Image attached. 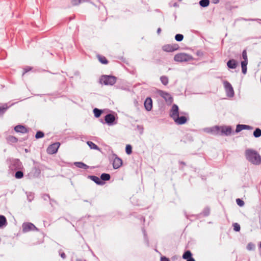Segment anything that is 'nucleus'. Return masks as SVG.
<instances>
[{"label": "nucleus", "mask_w": 261, "mask_h": 261, "mask_svg": "<svg viewBox=\"0 0 261 261\" xmlns=\"http://www.w3.org/2000/svg\"><path fill=\"white\" fill-rule=\"evenodd\" d=\"M59 255L60 256L63 258L65 259L66 257V255L64 251H63L62 250H60L59 251Z\"/></svg>", "instance_id": "nucleus-47"}, {"label": "nucleus", "mask_w": 261, "mask_h": 261, "mask_svg": "<svg viewBox=\"0 0 261 261\" xmlns=\"http://www.w3.org/2000/svg\"><path fill=\"white\" fill-rule=\"evenodd\" d=\"M144 107L147 111H150L152 108V100L150 97H147L144 101Z\"/></svg>", "instance_id": "nucleus-14"}, {"label": "nucleus", "mask_w": 261, "mask_h": 261, "mask_svg": "<svg viewBox=\"0 0 261 261\" xmlns=\"http://www.w3.org/2000/svg\"><path fill=\"white\" fill-rule=\"evenodd\" d=\"M30 174H33V177H37L39 176L40 174V170L38 167L35 166L32 168Z\"/></svg>", "instance_id": "nucleus-21"}, {"label": "nucleus", "mask_w": 261, "mask_h": 261, "mask_svg": "<svg viewBox=\"0 0 261 261\" xmlns=\"http://www.w3.org/2000/svg\"><path fill=\"white\" fill-rule=\"evenodd\" d=\"M44 133L41 131L39 130L36 133V135H35V138L37 139H38L43 138L44 137Z\"/></svg>", "instance_id": "nucleus-37"}, {"label": "nucleus", "mask_w": 261, "mask_h": 261, "mask_svg": "<svg viewBox=\"0 0 261 261\" xmlns=\"http://www.w3.org/2000/svg\"><path fill=\"white\" fill-rule=\"evenodd\" d=\"M60 146V143L59 142H55L50 144L48 146L46 149L47 153L49 154H53L56 153L57 152Z\"/></svg>", "instance_id": "nucleus-7"}, {"label": "nucleus", "mask_w": 261, "mask_h": 261, "mask_svg": "<svg viewBox=\"0 0 261 261\" xmlns=\"http://www.w3.org/2000/svg\"><path fill=\"white\" fill-rule=\"evenodd\" d=\"M160 95L165 99L166 102L171 103L173 101V98L171 94L169 93L163 91H161Z\"/></svg>", "instance_id": "nucleus-11"}, {"label": "nucleus", "mask_w": 261, "mask_h": 261, "mask_svg": "<svg viewBox=\"0 0 261 261\" xmlns=\"http://www.w3.org/2000/svg\"><path fill=\"white\" fill-rule=\"evenodd\" d=\"M75 166L79 168H82L87 169L89 168V166L82 162H75L74 163Z\"/></svg>", "instance_id": "nucleus-22"}, {"label": "nucleus", "mask_w": 261, "mask_h": 261, "mask_svg": "<svg viewBox=\"0 0 261 261\" xmlns=\"http://www.w3.org/2000/svg\"><path fill=\"white\" fill-rule=\"evenodd\" d=\"M179 115V109L177 105L173 104L171 107L170 112V116L173 119H174L177 116Z\"/></svg>", "instance_id": "nucleus-10"}, {"label": "nucleus", "mask_w": 261, "mask_h": 261, "mask_svg": "<svg viewBox=\"0 0 261 261\" xmlns=\"http://www.w3.org/2000/svg\"><path fill=\"white\" fill-rule=\"evenodd\" d=\"M112 159H113V167L114 169H118L122 166V160L116 154H112Z\"/></svg>", "instance_id": "nucleus-8"}, {"label": "nucleus", "mask_w": 261, "mask_h": 261, "mask_svg": "<svg viewBox=\"0 0 261 261\" xmlns=\"http://www.w3.org/2000/svg\"><path fill=\"white\" fill-rule=\"evenodd\" d=\"M32 69H33V68L30 66H26L25 67H24L23 68V72L22 73V76H23L24 75V74H25L28 72L32 70Z\"/></svg>", "instance_id": "nucleus-41"}, {"label": "nucleus", "mask_w": 261, "mask_h": 261, "mask_svg": "<svg viewBox=\"0 0 261 261\" xmlns=\"http://www.w3.org/2000/svg\"><path fill=\"white\" fill-rule=\"evenodd\" d=\"M233 230L236 231H239L240 230V226L237 223L233 224Z\"/></svg>", "instance_id": "nucleus-42"}, {"label": "nucleus", "mask_w": 261, "mask_h": 261, "mask_svg": "<svg viewBox=\"0 0 261 261\" xmlns=\"http://www.w3.org/2000/svg\"><path fill=\"white\" fill-rule=\"evenodd\" d=\"M179 48V45L177 44H166L164 45L162 49L166 52H173Z\"/></svg>", "instance_id": "nucleus-9"}, {"label": "nucleus", "mask_w": 261, "mask_h": 261, "mask_svg": "<svg viewBox=\"0 0 261 261\" xmlns=\"http://www.w3.org/2000/svg\"><path fill=\"white\" fill-rule=\"evenodd\" d=\"M88 178L91 179L92 181L95 182L98 185H103L105 184V182L102 181L100 178L95 175H89Z\"/></svg>", "instance_id": "nucleus-19"}, {"label": "nucleus", "mask_w": 261, "mask_h": 261, "mask_svg": "<svg viewBox=\"0 0 261 261\" xmlns=\"http://www.w3.org/2000/svg\"><path fill=\"white\" fill-rule=\"evenodd\" d=\"M253 127L245 124H238L236 129V133H239L243 129H252Z\"/></svg>", "instance_id": "nucleus-18"}, {"label": "nucleus", "mask_w": 261, "mask_h": 261, "mask_svg": "<svg viewBox=\"0 0 261 261\" xmlns=\"http://www.w3.org/2000/svg\"><path fill=\"white\" fill-rule=\"evenodd\" d=\"M238 65V62L234 59H230L227 62V66L230 69L236 68Z\"/></svg>", "instance_id": "nucleus-20"}, {"label": "nucleus", "mask_w": 261, "mask_h": 261, "mask_svg": "<svg viewBox=\"0 0 261 261\" xmlns=\"http://www.w3.org/2000/svg\"><path fill=\"white\" fill-rule=\"evenodd\" d=\"M105 120L106 122L110 125L113 124L114 121L115 120V117L114 115L108 114L106 115Z\"/></svg>", "instance_id": "nucleus-16"}, {"label": "nucleus", "mask_w": 261, "mask_h": 261, "mask_svg": "<svg viewBox=\"0 0 261 261\" xmlns=\"http://www.w3.org/2000/svg\"><path fill=\"white\" fill-rule=\"evenodd\" d=\"M161 32V29L160 28H159L157 30V33L158 34H160Z\"/></svg>", "instance_id": "nucleus-53"}, {"label": "nucleus", "mask_w": 261, "mask_h": 261, "mask_svg": "<svg viewBox=\"0 0 261 261\" xmlns=\"http://www.w3.org/2000/svg\"><path fill=\"white\" fill-rule=\"evenodd\" d=\"M160 81L162 84H163L165 86H166L168 85L169 83V80L167 76L165 75H163L160 77Z\"/></svg>", "instance_id": "nucleus-30"}, {"label": "nucleus", "mask_w": 261, "mask_h": 261, "mask_svg": "<svg viewBox=\"0 0 261 261\" xmlns=\"http://www.w3.org/2000/svg\"><path fill=\"white\" fill-rule=\"evenodd\" d=\"M210 214V208L208 206H206L204 208L202 212L200 214L203 217H207Z\"/></svg>", "instance_id": "nucleus-23"}, {"label": "nucleus", "mask_w": 261, "mask_h": 261, "mask_svg": "<svg viewBox=\"0 0 261 261\" xmlns=\"http://www.w3.org/2000/svg\"><path fill=\"white\" fill-rule=\"evenodd\" d=\"M15 174V177L17 179H20L23 177V172L20 170H17Z\"/></svg>", "instance_id": "nucleus-34"}, {"label": "nucleus", "mask_w": 261, "mask_h": 261, "mask_svg": "<svg viewBox=\"0 0 261 261\" xmlns=\"http://www.w3.org/2000/svg\"><path fill=\"white\" fill-rule=\"evenodd\" d=\"M161 261H170L169 259L165 256L161 257Z\"/></svg>", "instance_id": "nucleus-48"}, {"label": "nucleus", "mask_w": 261, "mask_h": 261, "mask_svg": "<svg viewBox=\"0 0 261 261\" xmlns=\"http://www.w3.org/2000/svg\"><path fill=\"white\" fill-rule=\"evenodd\" d=\"M9 108L7 103L4 104L2 106L0 107V116L3 115L7 109Z\"/></svg>", "instance_id": "nucleus-25"}, {"label": "nucleus", "mask_w": 261, "mask_h": 261, "mask_svg": "<svg viewBox=\"0 0 261 261\" xmlns=\"http://www.w3.org/2000/svg\"><path fill=\"white\" fill-rule=\"evenodd\" d=\"M36 226L32 223H24L22 224V230L23 232H28L30 230H34Z\"/></svg>", "instance_id": "nucleus-12"}, {"label": "nucleus", "mask_w": 261, "mask_h": 261, "mask_svg": "<svg viewBox=\"0 0 261 261\" xmlns=\"http://www.w3.org/2000/svg\"><path fill=\"white\" fill-rule=\"evenodd\" d=\"M125 152L127 154H130L132 153V147L130 145H126L125 147Z\"/></svg>", "instance_id": "nucleus-36"}, {"label": "nucleus", "mask_w": 261, "mask_h": 261, "mask_svg": "<svg viewBox=\"0 0 261 261\" xmlns=\"http://www.w3.org/2000/svg\"><path fill=\"white\" fill-rule=\"evenodd\" d=\"M111 178V176L108 173H102L100 176V179L104 181L109 180Z\"/></svg>", "instance_id": "nucleus-27"}, {"label": "nucleus", "mask_w": 261, "mask_h": 261, "mask_svg": "<svg viewBox=\"0 0 261 261\" xmlns=\"http://www.w3.org/2000/svg\"><path fill=\"white\" fill-rule=\"evenodd\" d=\"M246 248L248 250H253L255 248V245L252 243H249L247 245Z\"/></svg>", "instance_id": "nucleus-40"}, {"label": "nucleus", "mask_w": 261, "mask_h": 261, "mask_svg": "<svg viewBox=\"0 0 261 261\" xmlns=\"http://www.w3.org/2000/svg\"><path fill=\"white\" fill-rule=\"evenodd\" d=\"M212 2L213 3L216 4L219 3V0H212Z\"/></svg>", "instance_id": "nucleus-51"}, {"label": "nucleus", "mask_w": 261, "mask_h": 261, "mask_svg": "<svg viewBox=\"0 0 261 261\" xmlns=\"http://www.w3.org/2000/svg\"><path fill=\"white\" fill-rule=\"evenodd\" d=\"M102 112V111L101 110L98 109L97 108H95L93 110V113H94V116L96 118L99 117L101 115Z\"/></svg>", "instance_id": "nucleus-33"}, {"label": "nucleus", "mask_w": 261, "mask_h": 261, "mask_svg": "<svg viewBox=\"0 0 261 261\" xmlns=\"http://www.w3.org/2000/svg\"><path fill=\"white\" fill-rule=\"evenodd\" d=\"M97 58L101 63L103 64H107L108 63V61L105 57L99 55L97 56Z\"/></svg>", "instance_id": "nucleus-26"}, {"label": "nucleus", "mask_w": 261, "mask_h": 261, "mask_svg": "<svg viewBox=\"0 0 261 261\" xmlns=\"http://www.w3.org/2000/svg\"><path fill=\"white\" fill-rule=\"evenodd\" d=\"M253 136L255 138H258L261 136V129L256 128L253 132Z\"/></svg>", "instance_id": "nucleus-35"}, {"label": "nucleus", "mask_w": 261, "mask_h": 261, "mask_svg": "<svg viewBox=\"0 0 261 261\" xmlns=\"http://www.w3.org/2000/svg\"><path fill=\"white\" fill-rule=\"evenodd\" d=\"M245 155L246 160L254 165L261 164V156L255 150L247 149L245 151Z\"/></svg>", "instance_id": "nucleus-2"}, {"label": "nucleus", "mask_w": 261, "mask_h": 261, "mask_svg": "<svg viewBox=\"0 0 261 261\" xmlns=\"http://www.w3.org/2000/svg\"><path fill=\"white\" fill-rule=\"evenodd\" d=\"M7 140L9 143H14L18 141L17 138L13 136H9L7 137Z\"/></svg>", "instance_id": "nucleus-29"}, {"label": "nucleus", "mask_w": 261, "mask_h": 261, "mask_svg": "<svg viewBox=\"0 0 261 261\" xmlns=\"http://www.w3.org/2000/svg\"><path fill=\"white\" fill-rule=\"evenodd\" d=\"M199 4L202 7H206L210 4V0H200Z\"/></svg>", "instance_id": "nucleus-32"}, {"label": "nucleus", "mask_w": 261, "mask_h": 261, "mask_svg": "<svg viewBox=\"0 0 261 261\" xmlns=\"http://www.w3.org/2000/svg\"><path fill=\"white\" fill-rule=\"evenodd\" d=\"M7 224V220L6 217L3 215H0V227H3Z\"/></svg>", "instance_id": "nucleus-31"}, {"label": "nucleus", "mask_w": 261, "mask_h": 261, "mask_svg": "<svg viewBox=\"0 0 261 261\" xmlns=\"http://www.w3.org/2000/svg\"><path fill=\"white\" fill-rule=\"evenodd\" d=\"M9 168L12 171L21 170L23 168L22 163L19 159H10L8 160Z\"/></svg>", "instance_id": "nucleus-3"}, {"label": "nucleus", "mask_w": 261, "mask_h": 261, "mask_svg": "<svg viewBox=\"0 0 261 261\" xmlns=\"http://www.w3.org/2000/svg\"><path fill=\"white\" fill-rule=\"evenodd\" d=\"M76 261H82L81 259H76Z\"/></svg>", "instance_id": "nucleus-55"}, {"label": "nucleus", "mask_w": 261, "mask_h": 261, "mask_svg": "<svg viewBox=\"0 0 261 261\" xmlns=\"http://www.w3.org/2000/svg\"><path fill=\"white\" fill-rule=\"evenodd\" d=\"M87 144L91 149L100 150L99 147L92 141H88L87 142Z\"/></svg>", "instance_id": "nucleus-24"}, {"label": "nucleus", "mask_w": 261, "mask_h": 261, "mask_svg": "<svg viewBox=\"0 0 261 261\" xmlns=\"http://www.w3.org/2000/svg\"><path fill=\"white\" fill-rule=\"evenodd\" d=\"M247 64H248V63H246V61H242L241 62L242 71L244 74H245L247 72Z\"/></svg>", "instance_id": "nucleus-28"}, {"label": "nucleus", "mask_w": 261, "mask_h": 261, "mask_svg": "<svg viewBox=\"0 0 261 261\" xmlns=\"http://www.w3.org/2000/svg\"><path fill=\"white\" fill-rule=\"evenodd\" d=\"M179 1H181L182 0H178Z\"/></svg>", "instance_id": "nucleus-57"}, {"label": "nucleus", "mask_w": 261, "mask_h": 261, "mask_svg": "<svg viewBox=\"0 0 261 261\" xmlns=\"http://www.w3.org/2000/svg\"><path fill=\"white\" fill-rule=\"evenodd\" d=\"M208 133L214 135L230 136L232 133V128L230 126H214L208 128Z\"/></svg>", "instance_id": "nucleus-1"}, {"label": "nucleus", "mask_w": 261, "mask_h": 261, "mask_svg": "<svg viewBox=\"0 0 261 261\" xmlns=\"http://www.w3.org/2000/svg\"><path fill=\"white\" fill-rule=\"evenodd\" d=\"M173 120L176 124L181 125L185 124L187 122L188 119L185 116L179 117L178 115Z\"/></svg>", "instance_id": "nucleus-13"}, {"label": "nucleus", "mask_w": 261, "mask_h": 261, "mask_svg": "<svg viewBox=\"0 0 261 261\" xmlns=\"http://www.w3.org/2000/svg\"><path fill=\"white\" fill-rule=\"evenodd\" d=\"M171 7H178L179 5L177 3H174L172 5H171Z\"/></svg>", "instance_id": "nucleus-50"}, {"label": "nucleus", "mask_w": 261, "mask_h": 261, "mask_svg": "<svg viewBox=\"0 0 261 261\" xmlns=\"http://www.w3.org/2000/svg\"><path fill=\"white\" fill-rule=\"evenodd\" d=\"M100 83L105 85H114L117 81V77L113 75H103L100 78Z\"/></svg>", "instance_id": "nucleus-4"}, {"label": "nucleus", "mask_w": 261, "mask_h": 261, "mask_svg": "<svg viewBox=\"0 0 261 261\" xmlns=\"http://www.w3.org/2000/svg\"><path fill=\"white\" fill-rule=\"evenodd\" d=\"M174 60L176 62H184L192 61L193 60V58L191 55L188 54L179 53L174 56Z\"/></svg>", "instance_id": "nucleus-5"}, {"label": "nucleus", "mask_w": 261, "mask_h": 261, "mask_svg": "<svg viewBox=\"0 0 261 261\" xmlns=\"http://www.w3.org/2000/svg\"><path fill=\"white\" fill-rule=\"evenodd\" d=\"M42 198L44 200H47V199H49V200H51V198L50 197V196L49 195V194H43L42 195Z\"/></svg>", "instance_id": "nucleus-45"}, {"label": "nucleus", "mask_w": 261, "mask_h": 261, "mask_svg": "<svg viewBox=\"0 0 261 261\" xmlns=\"http://www.w3.org/2000/svg\"><path fill=\"white\" fill-rule=\"evenodd\" d=\"M71 3L73 6H77L81 3L80 0H71Z\"/></svg>", "instance_id": "nucleus-46"}, {"label": "nucleus", "mask_w": 261, "mask_h": 261, "mask_svg": "<svg viewBox=\"0 0 261 261\" xmlns=\"http://www.w3.org/2000/svg\"><path fill=\"white\" fill-rule=\"evenodd\" d=\"M14 130L17 133L25 134L29 132V130L24 126L22 125H17L14 127Z\"/></svg>", "instance_id": "nucleus-15"}, {"label": "nucleus", "mask_w": 261, "mask_h": 261, "mask_svg": "<svg viewBox=\"0 0 261 261\" xmlns=\"http://www.w3.org/2000/svg\"><path fill=\"white\" fill-rule=\"evenodd\" d=\"M223 85L227 96L232 97L234 95L233 88L229 82L227 81L223 82Z\"/></svg>", "instance_id": "nucleus-6"}, {"label": "nucleus", "mask_w": 261, "mask_h": 261, "mask_svg": "<svg viewBox=\"0 0 261 261\" xmlns=\"http://www.w3.org/2000/svg\"><path fill=\"white\" fill-rule=\"evenodd\" d=\"M34 194L32 193H30L27 195V198L29 202H31L32 200L34 199Z\"/></svg>", "instance_id": "nucleus-44"}, {"label": "nucleus", "mask_w": 261, "mask_h": 261, "mask_svg": "<svg viewBox=\"0 0 261 261\" xmlns=\"http://www.w3.org/2000/svg\"><path fill=\"white\" fill-rule=\"evenodd\" d=\"M260 248H261V242H260Z\"/></svg>", "instance_id": "nucleus-56"}, {"label": "nucleus", "mask_w": 261, "mask_h": 261, "mask_svg": "<svg viewBox=\"0 0 261 261\" xmlns=\"http://www.w3.org/2000/svg\"><path fill=\"white\" fill-rule=\"evenodd\" d=\"M178 163H179V164H180V165L183 166L182 167H181V169H184V166H185L186 165V163L183 162V161H179Z\"/></svg>", "instance_id": "nucleus-49"}, {"label": "nucleus", "mask_w": 261, "mask_h": 261, "mask_svg": "<svg viewBox=\"0 0 261 261\" xmlns=\"http://www.w3.org/2000/svg\"><path fill=\"white\" fill-rule=\"evenodd\" d=\"M242 58L243 59V61H246V63H248V58L246 50H243L242 52Z\"/></svg>", "instance_id": "nucleus-38"}, {"label": "nucleus", "mask_w": 261, "mask_h": 261, "mask_svg": "<svg viewBox=\"0 0 261 261\" xmlns=\"http://www.w3.org/2000/svg\"><path fill=\"white\" fill-rule=\"evenodd\" d=\"M56 202V201H55V200H54V199H51V200H50V204H51V202Z\"/></svg>", "instance_id": "nucleus-54"}, {"label": "nucleus", "mask_w": 261, "mask_h": 261, "mask_svg": "<svg viewBox=\"0 0 261 261\" xmlns=\"http://www.w3.org/2000/svg\"><path fill=\"white\" fill-rule=\"evenodd\" d=\"M175 39L177 41H181L184 39V36L180 34H176L175 36Z\"/></svg>", "instance_id": "nucleus-39"}, {"label": "nucleus", "mask_w": 261, "mask_h": 261, "mask_svg": "<svg viewBox=\"0 0 261 261\" xmlns=\"http://www.w3.org/2000/svg\"><path fill=\"white\" fill-rule=\"evenodd\" d=\"M81 3H85V2H89L90 0H80Z\"/></svg>", "instance_id": "nucleus-52"}, {"label": "nucleus", "mask_w": 261, "mask_h": 261, "mask_svg": "<svg viewBox=\"0 0 261 261\" xmlns=\"http://www.w3.org/2000/svg\"><path fill=\"white\" fill-rule=\"evenodd\" d=\"M182 257L183 259H186V261H195V259L192 257V254L190 250L186 251Z\"/></svg>", "instance_id": "nucleus-17"}, {"label": "nucleus", "mask_w": 261, "mask_h": 261, "mask_svg": "<svg viewBox=\"0 0 261 261\" xmlns=\"http://www.w3.org/2000/svg\"><path fill=\"white\" fill-rule=\"evenodd\" d=\"M237 203L240 206H243L244 205V202L241 199L238 198L236 200Z\"/></svg>", "instance_id": "nucleus-43"}]
</instances>
